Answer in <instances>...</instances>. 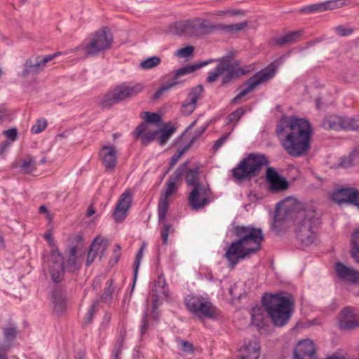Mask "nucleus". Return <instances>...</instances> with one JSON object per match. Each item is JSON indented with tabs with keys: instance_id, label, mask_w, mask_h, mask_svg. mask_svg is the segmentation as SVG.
I'll use <instances>...</instances> for the list:
<instances>
[{
	"instance_id": "53",
	"label": "nucleus",
	"mask_w": 359,
	"mask_h": 359,
	"mask_svg": "<svg viewBox=\"0 0 359 359\" xmlns=\"http://www.w3.org/2000/svg\"><path fill=\"white\" fill-rule=\"evenodd\" d=\"M149 327L148 324V309L144 311L141 322L140 333L142 335L144 334Z\"/></svg>"
},
{
	"instance_id": "36",
	"label": "nucleus",
	"mask_w": 359,
	"mask_h": 359,
	"mask_svg": "<svg viewBox=\"0 0 359 359\" xmlns=\"http://www.w3.org/2000/svg\"><path fill=\"white\" fill-rule=\"evenodd\" d=\"M343 129L347 130H359L358 117H343Z\"/></svg>"
},
{
	"instance_id": "33",
	"label": "nucleus",
	"mask_w": 359,
	"mask_h": 359,
	"mask_svg": "<svg viewBox=\"0 0 359 359\" xmlns=\"http://www.w3.org/2000/svg\"><path fill=\"white\" fill-rule=\"evenodd\" d=\"M198 174L199 170L197 168L189 170L185 176L187 184L189 186H191L193 188L196 187V185H206L199 182Z\"/></svg>"
},
{
	"instance_id": "9",
	"label": "nucleus",
	"mask_w": 359,
	"mask_h": 359,
	"mask_svg": "<svg viewBox=\"0 0 359 359\" xmlns=\"http://www.w3.org/2000/svg\"><path fill=\"white\" fill-rule=\"evenodd\" d=\"M267 163L265 155L250 154L233 169L232 175L238 180L252 178L257 176L262 166Z\"/></svg>"
},
{
	"instance_id": "56",
	"label": "nucleus",
	"mask_w": 359,
	"mask_h": 359,
	"mask_svg": "<svg viewBox=\"0 0 359 359\" xmlns=\"http://www.w3.org/2000/svg\"><path fill=\"white\" fill-rule=\"evenodd\" d=\"M4 133L11 141H15L18 137V131L15 128L6 130Z\"/></svg>"
},
{
	"instance_id": "37",
	"label": "nucleus",
	"mask_w": 359,
	"mask_h": 359,
	"mask_svg": "<svg viewBox=\"0 0 359 359\" xmlns=\"http://www.w3.org/2000/svg\"><path fill=\"white\" fill-rule=\"evenodd\" d=\"M20 169L24 173H30L36 169V163L35 160L31 157L27 156L23 159Z\"/></svg>"
},
{
	"instance_id": "55",
	"label": "nucleus",
	"mask_w": 359,
	"mask_h": 359,
	"mask_svg": "<svg viewBox=\"0 0 359 359\" xmlns=\"http://www.w3.org/2000/svg\"><path fill=\"white\" fill-rule=\"evenodd\" d=\"M229 135H230V133L225 134L224 135H223L222 137L219 138L217 141H215L214 146H213V149L215 151L219 149L225 143V142L229 137Z\"/></svg>"
},
{
	"instance_id": "16",
	"label": "nucleus",
	"mask_w": 359,
	"mask_h": 359,
	"mask_svg": "<svg viewBox=\"0 0 359 359\" xmlns=\"http://www.w3.org/2000/svg\"><path fill=\"white\" fill-rule=\"evenodd\" d=\"M339 327L346 331L359 328V316L356 313L355 308L346 306L340 312Z\"/></svg>"
},
{
	"instance_id": "28",
	"label": "nucleus",
	"mask_w": 359,
	"mask_h": 359,
	"mask_svg": "<svg viewBox=\"0 0 359 359\" xmlns=\"http://www.w3.org/2000/svg\"><path fill=\"white\" fill-rule=\"evenodd\" d=\"M52 299L55 312L60 314L66 309V295L62 290L56 289L53 292Z\"/></svg>"
},
{
	"instance_id": "57",
	"label": "nucleus",
	"mask_w": 359,
	"mask_h": 359,
	"mask_svg": "<svg viewBox=\"0 0 359 359\" xmlns=\"http://www.w3.org/2000/svg\"><path fill=\"white\" fill-rule=\"evenodd\" d=\"M172 88V85H169V86H165V84H163L154 95L153 97L154 99H158L161 95L162 94L169 90Z\"/></svg>"
},
{
	"instance_id": "52",
	"label": "nucleus",
	"mask_w": 359,
	"mask_h": 359,
	"mask_svg": "<svg viewBox=\"0 0 359 359\" xmlns=\"http://www.w3.org/2000/svg\"><path fill=\"white\" fill-rule=\"evenodd\" d=\"M97 303H98V301L95 302L90 306V309H88V311L86 315V317H85V323L86 324H88V323H91L95 313V306L97 304Z\"/></svg>"
},
{
	"instance_id": "44",
	"label": "nucleus",
	"mask_w": 359,
	"mask_h": 359,
	"mask_svg": "<svg viewBox=\"0 0 359 359\" xmlns=\"http://www.w3.org/2000/svg\"><path fill=\"white\" fill-rule=\"evenodd\" d=\"M142 118L147 123L158 124L161 121V116L157 113L144 112V116Z\"/></svg>"
},
{
	"instance_id": "8",
	"label": "nucleus",
	"mask_w": 359,
	"mask_h": 359,
	"mask_svg": "<svg viewBox=\"0 0 359 359\" xmlns=\"http://www.w3.org/2000/svg\"><path fill=\"white\" fill-rule=\"evenodd\" d=\"M113 36L107 27L90 34L75 50H83L87 56H97L109 49Z\"/></svg>"
},
{
	"instance_id": "17",
	"label": "nucleus",
	"mask_w": 359,
	"mask_h": 359,
	"mask_svg": "<svg viewBox=\"0 0 359 359\" xmlns=\"http://www.w3.org/2000/svg\"><path fill=\"white\" fill-rule=\"evenodd\" d=\"M53 60L52 56L33 55L30 57L24 64V69L22 75L26 77L28 74H37L42 72L46 64Z\"/></svg>"
},
{
	"instance_id": "2",
	"label": "nucleus",
	"mask_w": 359,
	"mask_h": 359,
	"mask_svg": "<svg viewBox=\"0 0 359 359\" xmlns=\"http://www.w3.org/2000/svg\"><path fill=\"white\" fill-rule=\"evenodd\" d=\"M311 130L307 120L287 118L279 122L276 133L287 153L291 156L299 157L310 148Z\"/></svg>"
},
{
	"instance_id": "51",
	"label": "nucleus",
	"mask_w": 359,
	"mask_h": 359,
	"mask_svg": "<svg viewBox=\"0 0 359 359\" xmlns=\"http://www.w3.org/2000/svg\"><path fill=\"white\" fill-rule=\"evenodd\" d=\"M172 231V226L171 224H168L167 223L163 224V227L161 229V233L163 244H167L168 234Z\"/></svg>"
},
{
	"instance_id": "60",
	"label": "nucleus",
	"mask_w": 359,
	"mask_h": 359,
	"mask_svg": "<svg viewBox=\"0 0 359 359\" xmlns=\"http://www.w3.org/2000/svg\"><path fill=\"white\" fill-rule=\"evenodd\" d=\"M180 344L183 351L190 353L193 351V345L189 341H181Z\"/></svg>"
},
{
	"instance_id": "42",
	"label": "nucleus",
	"mask_w": 359,
	"mask_h": 359,
	"mask_svg": "<svg viewBox=\"0 0 359 359\" xmlns=\"http://www.w3.org/2000/svg\"><path fill=\"white\" fill-rule=\"evenodd\" d=\"M251 318L252 323L257 327L261 326L263 321V314L260 307H255L252 309Z\"/></svg>"
},
{
	"instance_id": "49",
	"label": "nucleus",
	"mask_w": 359,
	"mask_h": 359,
	"mask_svg": "<svg viewBox=\"0 0 359 359\" xmlns=\"http://www.w3.org/2000/svg\"><path fill=\"white\" fill-rule=\"evenodd\" d=\"M194 50V46H187L186 47L178 49L177 51V55L181 58L188 57L193 53Z\"/></svg>"
},
{
	"instance_id": "31",
	"label": "nucleus",
	"mask_w": 359,
	"mask_h": 359,
	"mask_svg": "<svg viewBox=\"0 0 359 359\" xmlns=\"http://www.w3.org/2000/svg\"><path fill=\"white\" fill-rule=\"evenodd\" d=\"M247 26L248 22L246 21L228 25L217 24V32H221L224 34H233L243 30Z\"/></svg>"
},
{
	"instance_id": "20",
	"label": "nucleus",
	"mask_w": 359,
	"mask_h": 359,
	"mask_svg": "<svg viewBox=\"0 0 359 359\" xmlns=\"http://www.w3.org/2000/svg\"><path fill=\"white\" fill-rule=\"evenodd\" d=\"M316 347L311 339L298 342L294 351V359H316Z\"/></svg>"
},
{
	"instance_id": "6",
	"label": "nucleus",
	"mask_w": 359,
	"mask_h": 359,
	"mask_svg": "<svg viewBox=\"0 0 359 359\" xmlns=\"http://www.w3.org/2000/svg\"><path fill=\"white\" fill-rule=\"evenodd\" d=\"M217 60L219 63L215 70L208 73L207 81L209 83L215 81L218 76L224 75L222 85H225L249 72V69L240 67V62L231 56H224Z\"/></svg>"
},
{
	"instance_id": "23",
	"label": "nucleus",
	"mask_w": 359,
	"mask_h": 359,
	"mask_svg": "<svg viewBox=\"0 0 359 359\" xmlns=\"http://www.w3.org/2000/svg\"><path fill=\"white\" fill-rule=\"evenodd\" d=\"M213 61H215V60L210 59L209 60H207L205 62H201L200 63H197V64H195L193 65H189V66H186L182 68H180L175 72V74H173L172 78L170 79L165 83V86H169V85L171 86L172 85V88H173V87L177 86L178 84H180L182 83V81L179 79L181 76L187 75L188 74H191V73L194 72V71H196V69H198L210 64V62H212Z\"/></svg>"
},
{
	"instance_id": "13",
	"label": "nucleus",
	"mask_w": 359,
	"mask_h": 359,
	"mask_svg": "<svg viewBox=\"0 0 359 359\" xmlns=\"http://www.w3.org/2000/svg\"><path fill=\"white\" fill-rule=\"evenodd\" d=\"M275 68L271 65L267 68L257 72L255 76L250 78L243 83L245 88L233 99V102H236L238 100L245 96L250 92L253 90L257 86L264 81L273 78L275 75Z\"/></svg>"
},
{
	"instance_id": "1",
	"label": "nucleus",
	"mask_w": 359,
	"mask_h": 359,
	"mask_svg": "<svg viewBox=\"0 0 359 359\" xmlns=\"http://www.w3.org/2000/svg\"><path fill=\"white\" fill-rule=\"evenodd\" d=\"M294 220L297 239L304 245L314 242V229L320 224V217L312 207L303 208L292 198H287L277 205L273 227H278L281 221Z\"/></svg>"
},
{
	"instance_id": "38",
	"label": "nucleus",
	"mask_w": 359,
	"mask_h": 359,
	"mask_svg": "<svg viewBox=\"0 0 359 359\" xmlns=\"http://www.w3.org/2000/svg\"><path fill=\"white\" fill-rule=\"evenodd\" d=\"M161 58L157 56L150 57L140 64V67L143 69H150L157 67L161 63Z\"/></svg>"
},
{
	"instance_id": "39",
	"label": "nucleus",
	"mask_w": 359,
	"mask_h": 359,
	"mask_svg": "<svg viewBox=\"0 0 359 359\" xmlns=\"http://www.w3.org/2000/svg\"><path fill=\"white\" fill-rule=\"evenodd\" d=\"M93 242H96L97 245L96 246L95 250L98 254H100V257L105 255L106 250L108 246V241L107 239L102 238L100 236H97Z\"/></svg>"
},
{
	"instance_id": "25",
	"label": "nucleus",
	"mask_w": 359,
	"mask_h": 359,
	"mask_svg": "<svg viewBox=\"0 0 359 359\" xmlns=\"http://www.w3.org/2000/svg\"><path fill=\"white\" fill-rule=\"evenodd\" d=\"M337 276L344 281L351 283H359V271L352 267L347 266L341 262H337L335 266Z\"/></svg>"
},
{
	"instance_id": "32",
	"label": "nucleus",
	"mask_w": 359,
	"mask_h": 359,
	"mask_svg": "<svg viewBox=\"0 0 359 359\" xmlns=\"http://www.w3.org/2000/svg\"><path fill=\"white\" fill-rule=\"evenodd\" d=\"M343 117L332 116L323 121V127L326 129L339 130L343 129Z\"/></svg>"
},
{
	"instance_id": "61",
	"label": "nucleus",
	"mask_w": 359,
	"mask_h": 359,
	"mask_svg": "<svg viewBox=\"0 0 359 359\" xmlns=\"http://www.w3.org/2000/svg\"><path fill=\"white\" fill-rule=\"evenodd\" d=\"M123 339L118 340L115 346L114 358V359H119V355L121 353V344Z\"/></svg>"
},
{
	"instance_id": "3",
	"label": "nucleus",
	"mask_w": 359,
	"mask_h": 359,
	"mask_svg": "<svg viewBox=\"0 0 359 359\" xmlns=\"http://www.w3.org/2000/svg\"><path fill=\"white\" fill-rule=\"evenodd\" d=\"M233 232L237 239L227 248L225 257L234 267L241 259L259 250L264 237L260 228L250 226H236Z\"/></svg>"
},
{
	"instance_id": "27",
	"label": "nucleus",
	"mask_w": 359,
	"mask_h": 359,
	"mask_svg": "<svg viewBox=\"0 0 359 359\" xmlns=\"http://www.w3.org/2000/svg\"><path fill=\"white\" fill-rule=\"evenodd\" d=\"M148 125L146 123H142L139 125L134 132L136 138H141L143 144H147L148 143L154 140L157 135L159 134L158 130L150 131L148 130Z\"/></svg>"
},
{
	"instance_id": "58",
	"label": "nucleus",
	"mask_w": 359,
	"mask_h": 359,
	"mask_svg": "<svg viewBox=\"0 0 359 359\" xmlns=\"http://www.w3.org/2000/svg\"><path fill=\"white\" fill-rule=\"evenodd\" d=\"M172 88V85H169V86H165V84H163L154 95L153 97L154 99H158L161 95L162 94L169 90Z\"/></svg>"
},
{
	"instance_id": "14",
	"label": "nucleus",
	"mask_w": 359,
	"mask_h": 359,
	"mask_svg": "<svg viewBox=\"0 0 359 359\" xmlns=\"http://www.w3.org/2000/svg\"><path fill=\"white\" fill-rule=\"evenodd\" d=\"M210 189L208 184L196 185L192 188L188 201L194 210H198L206 206L210 202Z\"/></svg>"
},
{
	"instance_id": "4",
	"label": "nucleus",
	"mask_w": 359,
	"mask_h": 359,
	"mask_svg": "<svg viewBox=\"0 0 359 359\" xmlns=\"http://www.w3.org/2000/svg\"><path fill=\"white\" fill-rule=\"evenodd\" d=\"M262 303L274 325L283 327L288 323L294 306L292 295L285 297L282 294L266 293L262 297Z\"/></svg>"
},
{
	"instance_id": "15",
	"label": "nucleus",
	"mask_w": 359,
	"mask_h": 359,
	"mask_svg": "<svg viewBox=\"0 0 359 359\" xmlns=\"http://www.w3.org/2000/svg\"><path fill=\"white\" fill-rule=\"evenodd\" d=\"M4 336V341H0V359H8L5 355L11 348L18 334V326L15 323L8 322L1 327Z\"/></svg>"
},
{
	"instance_id": "29",
	"label": "nucleus",
	"mask_w": 359,
	"mask_h": 359,
	"mask_svg": "<svg viewBox=\"0 0 359 359\" xmlns=\"http://www.w3.org/2000/svg\"><path fill=\"white\" fill-rule=\"evenodd\" d=\"M78 248L72 246L69 251L68 258L66 262L65 268L70 272H75L80 268V264L78 260ZM65 268V266H64Z\"/></svg>"
},
{
	"instance_id": "64",
	"label": "nucleus",
	"mask_w": 359,
	"mask_h": 359,
	"mask_svg": "<svg viewBox=\"0 0 359 359\" xmlns=\"http://www.w3.org/2000/svg\"><path fill=\"white\" fill-rule=\"evenodd\" d=\"M8 116V112L4 107H0V122Z\"/></svg>"
},
{
	"instance_id": "26",
	"label": "nucleus",
	"mask_w": 359,
	"mask_h": 359,
	"mask_svg": "<svg viewBox=\"0 0 359 359\" xmlns=\"http://www.w3.org/2000/svg\"><path fill=\"white\" fill-rule=\"evenodd\" d=\"M100 157L107 170H114L116 165L117 151L114 146H104L100 151Z\"/></svg>"
},
{
	"instance_id": "11",
	"label": "nucleus",
	"mask_w": 359,
	"mask_h": 359,
	"mask_svg": "<svg viewBox=\"0 0 359 359\" xmlns=\"http://www.w3.org/2000/svg\"><path fill=\"white\" fill-rule=\"evenodd\" d=\"M43 237L51 247L50 254L48 257L49 273L53 282L60 283L64 276V258L55 246L52 233L47 231Z\"/></svg>"
},
{
	"instance_id": "34",
	"label": "nucleus",
	"mask_w": 359,
	"mask_h": 359,
	"mask_svg": "<svg viewBox=\"0 0 359 359\" xmlns=\"http://www.w3.org/2000/svg\"><path fill=\"white\" fill-rule=\"evenodd\" d=\"M351 256L359 264V229L351 236Z\"/></svg>"
},
{
	"instance_id": "35",
	"label": "nucleus",
	"mask_w": 359,
	"mask_h": 359,
	"mask_svg": "<svg viewBox=\"0 0 359 359\" xmlns=\"http://www.w3.org/2000/svg\"><path fill=\"white\" fill-rule=\"evenodd\" d=\"M359 158V152L357 150H353L348 156L341 158L339 166L344 168H347L354 165L355 163Z\"/></svg>"
},
{
	"instance_id": "48",
	"label": "nucleus",
	"mask_w": 359,
	"mask_h": 359,
	"mask_svg": "<svg viewBox=\"0 0 359 359\" xmlns=\"http://www.w3.org/2000/svg\"><path fill=\"white\" fill-rule=\"evenodd\" d=\"M97 245L96 244V242H93L90 246V249L88 252L87 258H86V265L87 266H90L95 260V258L96 257L97 255H98V253L95 250Z\"/></svg>"
},
{
	"instance_id": "45",
	"label": "nucleus",
	"mask_w": 359,
	"mask_h": 359,
	"mask_svg": "<svg viewBox=\"0 0 359 359\" xmlns=\"http://www.w3.org/2000/svg\"><path fill=\"white\" fill-rule=\"evenodd\" d=\"M335 31L339 36H347L353 33L354 29L352 27L339 25L335 27Z\"/></svg>"
},
{
	"instance_id": "30",
	"label": "nucleus",
	"mask_w": 359,
	"mask_h": 359,
	"mask_svg": "<svg viewBox=\"0 0 359 359\" xmlns=\"http://www.w3.org/2000/svg\"><path fill=\"white\" fill-rule=\"evenodd\" d=\"M302 31L288 32L285 35L276 37L275 39V43L279 46L292 44L298 41L299 39L302 36Z\"/></svg>"
},
{
	"instance_id": "59",
	"label": "nucleus",
	"mask_w": 359,
	"mask_h": 359,
	"mask_svg": "<svg viewBox=\"0 0 359 359\" xmlns=\"http://www.w3.org/2000/svg\"><path fill=\"white\" fill-rule=\"evenodd\" d=\"M10 146L11 142L8 141H5L0 144V158H4L5 157V153L7 151Z\"/></svg>"
},
{
	"instance_id": "41",
	"label": "nucleus",
	"mask_w": 359,
	"mask_h": 359,
	"mask_svg": "<svg viewBox=\"0 0 359 359\" xmlns=\"http://www.w3.org/2000/svg\"><path fill=\"white\" fill-rule=\"evenodd\" d=\"M114 291V288L113 287V280H107L106 287L104 288V292L101 297V300L105 302L111 301Z\"/></svg>"
},
{
	"instance_id": "54",
	"label": "nucleus",
	"mask_w": 359,
	"mask_h": 359,
	"mask_svg": "<svg viewBox=\"0 0 359 359\" xmlns=\"http://www.w3.org/2000/svg\"><path fill=\"white\" fill-rule=\"evenodd\" d=\"M185 151V149H183L180 151H177L175 154H173L170 161V170L179 161L180 157L184 154Z\"/></svg>"
},
{
	"instance_id": "24",
	"label": "nucleus",
	"mask_w": 359,
	"mask_h": 359,
	"mask_svg": "<svg viewBox=\"0 0 359 359\" xmlns=\"http://www.w3.org/2000/svg\"><path fill=\"white\" fill-rule=\"evenodd\" d=\"M260 355L259 341L253 337L240 349L239 359H258Z\"/></svg>"
},
{
	"instance_id": "5",
	"label": "nucleus",
	"mask_w": 359,
	"mask_h": 359,
	"mask_svg": "<svg viewBox=\"0 0 359 359\" xmlns=\"http://www.w3.org/2000/svg\"><path fill=\"white\" fill-rule=\"evenodd\" d=\"M171 32L178 36L201 38L217 32V24L205 19L194 18L175 22L171 27Z\"/></svg>"
},
{
	"instance_id": "18",
	"label": "nucleus",
	"mask_w": 359,
	"mask_h": 359,
	"mask_svg": "<svg viewBox=\"0 0 359 359\" xmlns=\"http://www.w3.org/2000/svg\"><path fill=\"white\" fill-rule=\"evenodd\" d=\"M266 181L269 183V191L273 193L284 191L289 187L288 182L271 167L266 170Z\"/></svg>"
},
{
	"instance_id": "21",
	"label": "nucleus",
	"mask_w": 359,
	"mask_h": 359,
	"mask_svg": "<svg viewBox=\"0 0 359 359\" xmlns=\"http://www.w3.org/2000/svg\"><path fill=\"white\" fill-rule=\"evenodd\" d=\"M203 91L202 85H198L190 90L187 100L182 103L181 111L185 116L190 115L196 109L197 102Z\"/></svg>"
},
{
	"instance_id": "7",
	"label": "nucleus",
	"mask_w": 359,
	"mask_h": 359,
	"mask_svg": "<svg viewBox=\"0 0 359 359\" xmlns=\"http://www.w3.org/2000/svg\"><path fill=\"white\" fill-rule=\"evenodd\" d=\"M143 89L144 86L140 83H122L102 95L100 105L103 108L110 107L116 103L136 97Z\"/></svg>"
},
{
	"instance_id": "10",
	"label": "nucleus",
	"mask_w": 359,
	"mask_h": 359,
	"mask_svg": "<svg viewBox=\"0 0 359 359\" xmlns=\"http://www.w3.org/2000/svg\"><path fill=\"white\" fill-rule=\"evenodd\" d=\"M187 309L199 318H214L217 316V309L207 297L188 295L185 298Z\"/></svg>"
},
{
	"instance_id": "62",
	"label": "nucleus",
	"mask_w": 359,
	"mask_h": 359,
	"mask_svg": "<svg viewBox=\"0 0 359 359\" xmlns=\"http://www.w3.org/2000/svg\"><path fill=\"white\" fill-rule=\"evenodd\" d=\"M312 13H318L325 11V6L323 3L312 4L311 5V8Z\"/></svg>"
},
{
	"instance_id": "22",
	"label": "nucleus",
	"mask_w": 359,
	"mask_h": 359,
	"mask_svg": "<svg viewBox=\"0 0 359 359\" xmlns=\"http://www.w3.org/2000/svg\"><path fill=\"white\" fill-rule=\"evenodd\" d=\"M131 203L132 197L128 191L120 196L114 212V218L117 222H121L126 218Z\"/></svg>"
},
{
	"instance_id": "63",
	"label": "nucleus",
	"mask_w": 359,
	"mask_h": 359,
	"mask_svg": "<svg viewBox=\"0 0 359 359\" xmlns=\"http://www.w3.org/2000/svg\"><path fill=\"white\" fill-rule=\"evenodd\" d=\"M165 285V279L163 276H159L157 280V282L155 284V287L156 288L163 289Z\"/></svg>"
},
{
	"instance_id": "50",
	"label": "nucleus",
	"mask_w": 359,
	"mask_h": 359,
	"mask_svg": "<svg viewBox=\"0 0 359 359\" xmlns=\"http://www.w3.org/2000/svg\"><path fill=\"white\" fill-rule=\"evenodd\" d=\"M143 250H144V246H142L136 255L135 262L134 264H135L134 283L136 281V279H137L138 269H139V267L140 265L141 260L143 257Z\"/></svg>"
},
{
	"instance_id": "43",
	"label": "nucleus",
	"mask_w": 359,
	"mask_h": 359,
	"mask_svg": "<svg viewBox=\"0 0 359 359\" xmlns=\"http://www.w3.org/2000/svg\"><path fill=\"white\" fill-rule=\"evenodd\" d=\"M346 1L347 0H330L323 2V5L325 6V11L341 8L346 5Z\"/></svg>"
},
{
	"instance_id": "40",
	"label": "nucleus",
	"mask_w": 359,
	"mask_h": 359,
	"mask_svg": "<svg viewBox=\"0 0 359 359\" xmlns=\"http://www.w3.org/2000/svg\"><path fill=\"white\" fill-rule=\"evenodd\" d=\"M158 131L159 133H161V136L158 138V143L161 145H164L170 138L173 133L175 131V128L170 127L168 129L163 128L159 130Z\"/></svg>"
},
{
	"instance_id": "47",
	"label": "nucleus",
	"mask_w": 359,
	"mask_h": 359,
	"mask_svg": "<svg viewBox=\"0 0 359 359\" xmlns=\"http://www.w3.org/2000/svg\"><path fill=\"white\" fill-rule=\"evenodd\" d=\"M47 126V122L45 119H38L31 128V132L34 134L41 133Z\"/></svg>"
},
{
	"instance_id": "19",
	"label": "nucleus",
	"mask_w": 359,
	"mask_h": 359,
	"mask_svg": "<svg viewBox=\"0 0 359 359\" xmlns=\"http://www.w3.org/2000/svg\"><path fill=\"white\" fill-rule=\"evenodd\" d=\"M332 199L338 203L353 204L359 209V191L355 188H342L332 194Z\"/></svg>"
},
{
	"instance_id": "12",
	"label": "nucleus",
	"mask_w": 359,
	"mask_h": 359,
	"mask_svg": "<svg viewBox=\"0 0 359 359\" xmlns=\"http://www.w3.org/2000/svg\"><path fill=\"white\" fill-rule=\"evenodd\" d=\"M187 168V163H182L169 178L168 182L166 184L165 191L161 194L158 205V216L160 222L164 221L167 215L169 207L168 198L174 192L176 182L180 179Z\"/></svg>"
},
{
	"instance_id": "46",
	"label": "nucleus",
	"mask_w": 359,
	"mask_h": 359,
	"mask_svg": "<svg viewBox=\"0 0 359 359\" xmlns=\"http://www.w3.org/2000/svg\"><path fill=\"white\" fill-rule=\"evenodd\" d=\"M245 111L243 108H238L233 112L231 113L227 118V123H231L233 122L237 123L241 116L245 114Z\"/></svg>"
}]
</instances>
